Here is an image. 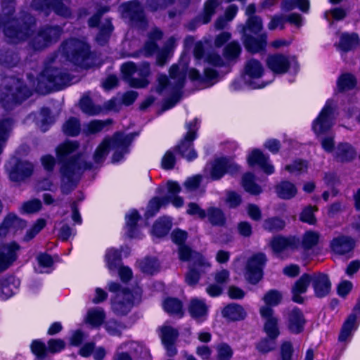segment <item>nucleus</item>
Returning a JSON list of instances; mask_svg holds the SVG:
<instances>
[{"instance_id": "obj_1", "label": "nucleus", "mask_w": 360, "mask_h": 360, "mask_svg": "<svg viewBox=\"0 0 360 360\" xmlns=\"http://www.w3.org/2000/svg\"><path fill=\"white\" fill-rule=\"evenodd\" d=\"M32 95V91L18 78L6 77L0 86V102L6 109L20 103Z\"/></svg>"}, {"instance_id": "obj_2", "label": "nucleus", "mask_w": 360, "mask_h": 360, "mask_svg": "<svg viewBox=\"0 0 360 360\" xmlns=\"http://www.w3.org/2000/svg\"><path fill=\"white\" fill-rule=\"evenodd\" d=\"M131 141L129 135L116 133L112 138H105L96 148L94 160L96 163L103 162L109 153L111 147L115 150L112 157V162H117L122 160L123 155L128 152L127 148Z\"/></svg>"}, {"instance_id": "obj_3", "label": "nucleus", "mask_w": 360, "mask_h": 360, "mask_svg": "<svg viewBox=\"0 0 360 360\" xmlns=\"http://www.w3.org/2000/svg\"><path fill=\"white\" fill-rule=\"evenodd\" d=\"M34 25L35 20L30 15H26L20 21L7 16L2 18L0 29L9 42L18 43L32 36Z\"/></svg>"}, {"instance_id": "obj_4", "label": "nucleus", "mask_w": 360, "mask_h": 360, "mask_svg": "<svg viewBox=\"0 0 360 360\" xmlns=\"http://www.w3.org/2000/svg\"><path fill=\"white\" fill-rule=\"evenodd\" d=\"M179 259L189 261V271L186 276V282L190 285H195L201 274L206 273L211 268V264L200 253L192 252L186 246H180L179 249Z\"/></svg>"}, {"instance_id": "obj_5", "label": "nucleus", "mask_w": 360, "mask_h": 360, "mask_svg": "<svg viewBox=\"0 0 360 360\" xmlns=\"http://www.w3.org/2000/svg\"><path fill=\"white\" fill-rule=\"evenodd\" d=\"M61 53L74 65L87 68L90 66L89 46L84 41L71 39L64 42L61 46Z\"/></svg>"}, {"instance_id": "obj_6", "label": "nucleus", "mask_w": 360, "mask_h": 360, "mask_svg": "<svg viewBox=\"0 0 360 360\" xmlns=\"http://www.w3.org/2000/svg\"><path fill=\"white\" fill-rule=\"evenodd\" d=\"M186 78V69L181 65H173L169 69V79L165 75L158 77V91L167 90L169 94L179 96Z\"/></svg>"}, {"instance_id": "obj_7", "label": "nucleus", "mask_w": 360, "mask_h": 360, "mask_svg": "<svg viewBox=\"0 0 360 360\" xmlns=\"http://www.w3.org/2000/svg\"><path fill=\"white\" fill-rule=\"evenodd\" d=\"M121 70L124 77L129 79V84L133 87L143 88L149 83L147 79L150 74L148 63H142L137 67L134 63L127 62L122 65Z\"/></svg>"}, {"instance_id": "obj_8", "label": "nucleus", "mask_w": 360, "mask_h": 360, "mask_svg": "<svg viewBox=\"0 0 360 360\" xmlns=\"http://www.w3.org/2000/svg\"><path fill=\"white\" fill-rule=\"evenodd\" d=\"M168 195L162 198H154L150 202L146 212V217H153L158 211L161 206L172 202L176 207H180L184 204L183 199L178 196L181 188L179 185L174 181H169L167 183Z\"/></svg>"}, {"instance_id": "obj_9", "label": "nucleus", "mask_w": 360, "mask_h": 360, "mask_svg": "<svg viewBox=\"0 0 360 360\" xmlns=\"http://www.w3.org/2000/svg\"><path fill=\"white\" fill-rule=\"evenodd\" d=\"M108 11L109 8L108 7L101 8L88 22L89 26L91 27L98 26L99 31L96 39L97 42L101 45L105 44L108 41L114 30V27L110 18H105L103 21H101V16Z\"/></svg>"}, {"instance_id": "obj_10", "label": "nucleus", "mask_w": 360, "mask_h": 360, "mask_svg": "<svg viewBox=\"0 0 360 360\" xmlns=\"http://www.w3.org/2000/svg\"><path fill=\"white\" fill-rule=\"evenodd\" d=\"M335 120L334 105L331 101H328L318 117L314 121L312 129L317 135L324 134L332 127Z\"/></svg>"}, {"instance_id": "obj_11", "label": "nucleus", "mask_w": 360, "mask_h": 360, "mask_svg": "<svg viewBox=\"0 0 360 360\" xmlns=\"http://www.w3.org/2000/svg\"><path fill=\"white\" fill-rule=\"evenodd\" d=\"M47 81L48 88L60 89L63 86L70 84L72 78L70 75L56 68H46L41 74L40 82Z\"/></svg>"}, {"instance_id": "obj_12", "label": "nucleus", "mask_w": 360, "mask_h": 360, "mask_svg": "<svg viewBox=\"0 0 360 360\" xmlns=\"http://www.w3.org/2000/svg\"><path fill=\"white\" fill-rule=\"evenodd\" d=\"M266 257L264 253L253 255L247 262L245 277L252 284H256L262 277L263 268L266 264Z\"/></svg>"}, {"instance_id": "obj_13", "label": "nucleus", "mask_w": 360, "mask_h": 360, "mask_svg": "<svg viewBox=\"0 0 360 360\" xmlns=\"http://www.w3.org/2000/svg\"><path fill=\"white\" fill-rule=\"evenodd\" d=\"M141 298L139 290H136L134 295L131 292H122L115 295L112 301V309L117 315H125L131 309L135 302Z\"/></svg>"}, {"instance_id": "obj_14", "label": "nucleus", "mask_w": 360, "mask_h": 360, "mask_svg": "<svg viewBox=\"0 0 360 360\" xmlns=\"http://www.w3.org/2000/svg\"><path fill=\"white\" fill-rule=\"evenodd\" d=\"M62 33L59 26H47L41 29L31 40L34 49L40 50L56 41Z\"/></svg>"}, {"instance_id": "obj_15", "label": "nucleus", "mask_w": 360, "mask_h": 360, "mask_svg": "<svg viewBox=\"0 0 360 360\" xmlns=\"http://www.w3.org/2000/svg\"><path fill=\"white\" fill-rule=\"evenodd\" d=\"M122 18L127 20L131 25L143 26L146 24L143 11L136 1H129L120 6Z\"/></svg>"}, {"instance_id": "obj_16", "label": "nucleus", "mask_w": 360, "mask_h": 360, "mask_svg": "<svg viewBox=\"0 0 360 360\" xmlns=\"http://www.w3.org/2000/svg\"><path fill=\"white\" fill-rule=\"evenodd\" d=\"M6 168L11 181L19 182L30 177L33 172V165L27 161L18 160L15 158L8 162Z\"/></svg>"}, {"instance_id": "obj_17", "label": "nucleus", "mask_w": 360, "mask_h": 360, "mask_svg": "<svg viewBox=\"0 0 360 360\" xmlns=\"http://www.w3.org/2000/svg\"><path fill=\"white\" fill-rule=\"evenodd\" d=\"M197 122L198 120L195 119L192 122L187 124L188 131L184 140L177 146L179 152L188 161L193 160L197 157V153L192 148V142L195 139V125Z\"/></svg>"}, {"instance_id": "obj_18", "label": "nucleus", "mask_w": 360, "mask_h": 360, "mask_svg": "<svg viewBox=\"0 0 360 360\" xmlns=\"http://www.w3.org/2000/svg\"><path fill=\"white\" fill-rule=\"evenodd\" d=\"M32 7L37 11L44 12L46 15L50 10L65 18L69 17L71 13L70 9L61 2V0H33Z\"/></svg>"}, {"instance_id": "obj_19", "label": "nucleus", "mask_w": 360, "mask_h": 360, "mask_svg": "<svg viewBox=\"0 0 360 360\" xmlns=\"http://www.w3.org/2000/svg\"><path fill=\"white\" fill-rule=\"evenodd\" d=\"M20 246L15 242L3 245L0 248V273L8 269L18 259Z\"/></svg>"}, {"instance_id": "obj_20", "label": "nucleus", "mask_w": 360, "mask_h": 360, "mask_svg": "<svg viewBox=\"0 0 360 360\" xmlns=\"http://www.w3.org/2000/svg\"><path fill=\"white\" fill-rule=\"evenodd\" d=\"M238 170V165L232 160L221 158L214 160L212 164L210 174L212 180L221 179L225 173L233 174Z\"/></svg>"}, {"instance_id": "obj_21", "label": "nucleus", "mask_w": 360, "mask_h": 360, "mask_svg": "<svg viewBox=\"0 0 360 360\" xmlns=\"http://www.w3.org/2000/svg\"><path fill=\"white\" fill-rule=\"evenodd\" d=\"M262 317L265 320L264 330L269 338L276 339L279 335L278 319L274 315V310L268 306H264L259 310Z\"/></svg>"}, {"instance_id": "obj_22", "label": "nucleus", "mask_w": 360, "mask_h": 360, "mask_svg": "<svg viewBox=\"0 0 360 360\" xmlns=\"http://www.w3.org/2000/svg\"><path fill=\"white\" fill-rule=\"evenodd\" d=\"M298 245L299 240L294 236H276L271 242V248L278 256H281L283 252L295 250Z\"/></svg>"}, {"instance_id": "obj_23", "label": "nucleus", "mask_w": 360, "mask_h": 360, "mask_svg": "<svg viewBox=\"0 0 360 360\" xmlns=\"http://www.w3.org/2000/svg\"><path fill=\"white\" fill-rule=\"evenodd\" d=\"M79 144L77 141H67L57 148V155L59 161L62 163L75 162L76 166L82 167L79 159L73 158L71 155L78 148Z\"/></svg>"}, {"instance_id": "obj_24", "label": "nucleus", "mask_w": 360, "mask_h": 360, "mask_svg": "<svg viewBox=\"0 0 360 360\" xmlns=\"http://www.w3.org/2000/svg\"><path fill=\"white\" fill-rule=\"evenodd\" d=\"M82 169V167L76 166L75 162L73 163H64L61 167V172L63 176V181L66 179L67 181L70 185H66V184H63L62 186V192L65 194H68L70 191H72L75 184L74 183V179H76L79 174H80V170Z\"/></svg>"}, {"instance_id": "obj_25", "label": "nucleus", "mask_w": 360, "mask_h": 360, "mask_svg": "<svg viewBox=\"0 0 360 360\" xmlns=\"http://www.w3.org/2000/svg\"><path fill=\"white\" fill-rule=\"evenodd\" d=\"M311 283L316 297H323L329 294L331 283L327 275L322 273H314L311 274Z\"/></svg>"}, {"instance_id": "obj_26", "label": "nucleus", "mask_w": 360, "mask_h": 360, "mask_svg": "<svg viewBox=\"0 0 360 360\" xmlns=\"http://www.w3.org/2000/svg\"><path fill=\"white\" fill-rule=\"evenodd\" d=\"M26 223L13 214H8L0 225V238L5 237L8 233H15L18 230L25 228Z\"/></svg>"}, {"instance_id": "obj_27", "label": "nucleus", "mask_w": 360, "mask_h": 360, "mask_svg": "<svg viewBox=\"0 0 360 360\" xmlns=\"http://www.w3.org/2000/svg\"><path fill=\"white\" fill-rule=\"evenodd\" d=\"M354 245V240L352 238L343 235L333 238L330 243L332 251L340 255L349 253L353 250Z\"/></svg>"}, {"instance_id": "obj_28", "label": "nucleus", "mask_w": 360, "mask_h": 360, "mask_svg": "<svg viewBox=\"0 0 360 360\" xmlns=\"http://www.w3.org/2000/svg\"><path fill=\"white\" fill-rule=\"evenodd\" d=\"M288 328L294 334H299L303 330L306 323L304 316L300 309L294 307L288 310L287 314Z\"/></svg>"}, {"instance_id": "obj_29", "label": "nucleus", "mask_w": 360, "mask_h": 360, "mask_svg": "<svg viewBox=\"0 0 360 360\" xmlns=\"http://www.w3.org/2000/svg\"><path fill=\"white\" fill-rule=\"evenodd\" d=\"M249 165H257L266 174H271L274 172V167L271 164L268 156L258 149H255L248 157Z\"/></svg>"}, {"instance_id": "obj_30", "label": "nucleus", "mask_w": 360, "mask_h": 360, "mask_svg": "<svg viewBox=\"0 0 360 360\" xmlns=\"http://www.w3.org/2000/svg\"><path fill=\"white\" fill-rule=\"evenodd\" d=\"M266 65L274 73L283 74L288 70L290 61L284 55L275 54L268 57Z\"/></svg>"}, {"instance_id": "obj_31", "label": "nucleus", "mask_w": 360, "mask_h": 360, "mask_svg": "<svg viewBox=\"0 0 360 360\" xmlns=\"http://www.w3.org/2000/svg\"><path fill=\"white\" fill-rule=\"evenodd\" d=\"M311 282V275L304 274L295 283L292 288V300L297 303H302L304 298L300 295L307 292L309 283Z\"/></svg>"}, {"instance_id": "obj_32", "label": "nucleus", "mask_w": 360, "mask_h": 360, "mask_svg": "<svg viewBox=\"0 0 360 360\" xmlns=\"http://www.w3.org/2000/svg\"><path fill=\"white\" fill-rule=\"evenodd\" d=\"M20 281L13 276H9L0 281V299L6 300L17 290Z\"/></svg>"}, {"instance_id": "obj_33", "label": "nucleus", "mask_w": 360, "mask_h": 360, "mask_svg": "<svg viewBox=\"0 0 360 360\" xmlns=\"http://www.w3.org/2000/svg\"><path fill=\"white\" fill-rule=\"evenodd\" d=\"M244 45L245 49L252 52L257 53L265 49L266 45V34H262L257 38L250 37L248 35L244 36Z\"/></svg>"}, {"instance_id": "obj_34", "label": "nucleus", "mask_w": 360, "mask_h": 360, "mask_svg": "<svg viewBox=\"0 0 360 360\" xmlns=\"http://www.w3.org/2000/svg\"><path fill=\"white\" fill-rule=\"evenodd\" d=\"M208 307L202 300L194 298L191 300L188 307L191 316L198 321L205 319L207 314Z\"/></svg>"}, {"instance_id": "obj_35", "label": "nucleus", "mask_w": 360, "mask_h": 360, "mask_svg": "<svg viewBox=\"0 0 360 360\" xmlns=\"http://www.w3.org/2000/svg\"><path fill=\"white\" fill-rule=\"evenodd\" d=\"M224 317L231 321H240L246 316L243 307L237 304H231L224 308L221 311Z\"/></svg>"}, {"instance_id": "obj_36", "label": "nucleus", "mask_w": 360, "mask_h": 360, "mask_svg": "<svg viewBox=\"0 0 360 360\" xmlns=\"http://www.w3.org/2000/svg\"><path fill=\"white\" fill-rule=\"evenodd\" d=\"M162 33L160 30L157 28L153 29L150 32L148 39L141 50V53L147 57L152 56L158 48L156 41L160 40L162 38Z\"/></svg>"}, {"instance_id": "obj_37", "label": "nucleus", "mask_w": 360, "mask_h": 360, "mask_svg": "<svg viewBox=\"0 0 360 360\" xmlns=\"http://www.w3.org/2000/svg\"><path fill=\"white\" fill-rule=\"evenodd\" d=\"M118 349H126L134 356L146 357L149 355V352L142 344L138 342H129L121 344Z\"/></svg>"}, {"instance_id": "obj_38", "label": "nucleus", "mask_w": 360, "mask_h": 360, "mask_svg": "<svg viewBox=\"0 0 360 360\" xmlns=\"http://www.w3.org/2000/svg\"><path fill=\"white\" fill-rule=\"evenodd\" d=\"M20 61L18 54L8 49H0V65L11 68L16 66Z\"/></svg>"}, {"instance_id": "obj_39", "label": "nucleus", "mask_w": 360, "mask_h": 360, "mask_svg": "<svg viewBox=\"0 0 360 360\" xmlns=\"http://www.w3.org/2000/svg\"><path fill=\"white\" fill-rule=\"evenodd\" d=\"M276 191L279 198L288 200L295 196L297 189L292 182L283 181L276 186Z\"/></svg>"}, {"instance_id": "obj_40", "label": "nucleus", "mask_w": 360, "mask_h": 360, "mask_svg": "<svg viewBox=\"0 0 360 360\" xmlns=\"http://www.w3.org/2000/svg\"><path fill=\"white\" fill-rule=\"evenodd\" d=\"M359 44V39L356 34L342 33L340 37L338 47L346 52L356 48Z\"/></svg>"}, {"instance_id": "obj_41", "label": "nucleus", "mask_w": 360, "mask_h": 360, "mask_svg": "<svg viewBox=\"0 0 360 360\" xmlns=\"http://www.w3.org/2000/svg\"><path fill=\"white\" fill-rule=\"evenodd\" d=\"M335 158L340 162H347L353 160L356 156L354 148L348 143L340 144L335 151Z\"/></svg>"}, {"instance_id": "obj_42", "label": "nucleus", "mask_w": 360, "mask_h": 360, "mask_svg": "<svg viewBox=\"0 0 360 360\" xmlns=\"http://www.w3.org/2000/svg\"><path fill=\"white\" fill-rule=\"evenodd\" d=\"M356 316L352 314L344 323L339 335L340 342H345L350 338L352 332L356 328Z\"/></svg>"}, {"instance_id": "obj_43", "label": "nucleus", "mask_w": 360, "mask_h": 360, "mask_svg": "<svg viewBox=\"0 0 360 360\" xmlns=\"http://www.w3.org/2000/svg\"><path fill=\"white\" fill-rule=\"evenodd\" d=\"M172 227V221L169 217H162L156 221L152 229L153 235L161 238L167 235Z\"/></svg>"}, {"instance_id": "obj_44", "label": "nucleus", "mask_w": 360, "mask_h": 360, "mask_svg": "<svg viewBox=\"0 0 360 360\" xmlns=\"http://www.w3.org/2000/svg\"><path fill=\"white\" fill-rule=\"evenodd\" d=\"M105 314L101 308H93L88 311L86 321L93 327H99L103 323Z\"/></svg>"}, {"instance_id": "obj_45", "label": "nucleus", "mask_w": 360, "mask_h": 360, "mask_svg": "<svg viewBox=\"0 0 360 360\" xmlns=\"http://www.w3.org/2000/svg\"><path fill=\"white\" fill-rule=\"evenodd\" d=\"M245 72L251 78H259L264 73V68L259 60L250 59L246 63Z\"/></svg>"}, {"instance_id": "obj_46", "label": "nucleus", "mask_w": 360, "mask_h": 360, "mask_svg": "<svg viewBox=\"0 0 360 360\" xmlns=\"http://www.w3.org/2000/svg\"><path fill=\"white\" fill-rule=\"evenodd\" d=\"M139 219V215L136 210H131L126 214V228L127 234L129 238L138 237L136 233V223Z\"/></svg>"}, {"instance_id": "obj_47", "label": "nucleus", "mask_w": 360, "mask_h": 360, "mask_svg": "<svg viewBox=\"0 0 360 360\" xmlns=\"http://www.w3.org/2000/svg\"><path fill=\"white\" fill-rule=\"evenodd\" d=\"M320 233L318 231L309 230L302 237L301 245L304 250H310L315 247L319 241Z\"/></svg>"}, {"instance_id": "obj_48", "label": "nucleus", "mask_w": 360, "mask_h": 360, "mask_svg": "<svg viewBox=\"0 0 360 360\" xmlns=\"http://www.w3.org/2000/svg\"><path fill=\"white\" fill-rule=\"evenodd\" d=\"M164 309L169 314L179 316H183L182 304L176 298H167L163 302Z\"/></svg>"}, {"instance_id": "obj_49", "label": "nucleus", "mask_w": 360, "mask_h": 360, "mask_svg": "<svg viewBox=\"0 0 360 360\" xmlns=\"http://www.w3.org/2000/svg\"><path fill=\"white\" fill-rule=\"evenodd\" d=\"M221 0H207L205 3L204 11L201 16L202 22L206 24L209 22L215 13L216 8L221 5Z\"/></svg>"}, {"instance_id": "obj_50", "label": "nucleus", "mask_w": 360, "mask_h": 360, "mask_svg": "<svg viewBox=\"0 0 360 360\" xmlns=\"http://www.w3.org/2000/svg\"><path fill=\"white\" fill-rule=\"evenodd\" d=\"M206 216L208 217L209 221L214 226H222L226 221L224 212L217 207L207 209Z\"/></svg>"}, {"instance_id": "obj_51", "label": "nucleus", "mask_w": 360, "mask_h": 360, "mask_svg": "<svg viewBox=\"0 0 360 360\" xmlns=\"http://www.w3.org/2000/svg\"><path fill=\"white\" fill-rule=\"evenodd\" d=\"M282 8L285 11H291L299 8L302 12H307L309 8V0H284L281 4Z\"/></svg>"}, {"instance_id": "obj_52", "label": "nucleus", "mask_w": 360, "mask_h": 360, "mask_svg": "<svg viewBox=\"0 0 360 360\" xmlns=\"http://www.w3.org/2000/svg\"><path fill=\"white\" fill-rule=\"evenodd\" d=\"M105 262L110 271H115L120 267V255L117 250L108 249L105 257Z\"/></svg>"}, {"instance_id": "obj_53", "label": "nucleus", "mask_w": 360, "mask_h": 360, "mask_svg": "<svg viewBox=\"0 0 360 360\" xmlns=\"http://www.w3.org/2000/svg\"><path fill=\"white\" fill-rule=\"evenodd\" d=\"M255 176L251 173H247L243 176L242 185L244 189L252 194L257 195L261 193V188L254 182Z\"/></svg>"}, {"instance_id": "obj_54", "label": "nucleus", "mask_w": 360, "mask_h": 360, "mask_svg": "<svg viewBox=\"0 0 360 360\" xmlns=\"http://www.w3.org/2000/svg\"><path fill=\"white\" fill-rule=\"evenodd\" d=\"M13 121L10 118L0 120V154L3 150L4 144L8 139V134L12 129Z\"/></svg>"}, {"instance_id": "obj_55", "label": "nucleus", "mask_w": 360, "mask_h": 360, "mask_svg": "<svg viewBox=\"0 0 360 360\" xmlns=\"http://www.w3.org/2000/svg\"><path fill=\"white\" fill-rule=\"evenodd\" d=\"M79 121L75 117L68 119L63 126V132L71 136H75L80 132Z\"/></svg>"}, {"instance_id": "obj_56", "label": "nucleus", "mask_w": 360, "mask_h": 360, "mask_svg": "<svg viewBox=\"0 0 360 360\" xmlns=\"http://www.w3.org/2000/svg\"><path fill=\"white\" fill-rule=\"evenodd\" d=\"M217 360H231L233 355L231 347L225 342H221L216 346Z\"/></svg>"}, {"instance_id": "obj_57", "label": "nucleus", "mask_w": 360, "mask_h": 360, "mask_svg": "<svg viewBox=\"0 0 360 360\" xmlns=\"http://www.w3.org/2000/svg\"><path fill=\"white\" fill-rule=\"evenodd\" d=\"M338 88L340 91L349 90L356 85V79L351 74H343L338 80Z\"/></svg>"}, {"instance_id": "obj_58", "label": "nucleus", "mask_w": 360, "mask_h": 360, "mask_svg": "<svg viewBox=\"0 0 360 360\" xmlns=\"http://www.w3.org/2000/svg\"><path fill=\"white\" fill-rule=\"evenodd\" d=\"M141 271L148 274H153L159 269V263L156 258H146L139 263Z\"/></svg>"}, {"instance_id": "obj_59", "label": "nucleus", "mask_w": 360, "mask_h": 360, "mask_svg": "<svg viewBox=\"0 0 360 360\" xmlns=\"http://www.w3.org/2000/svg\"><path fill=\"white\" fill-rule=\"evenodd\" d=\"M80 108L82 112L90 115H97L101 110L100 107L94 105L88 96L82 98L80 101Z\"/></svg>"}, {"instance_id": "obj_60", "label": "nucleus", "mask_w": 360, "mask_h": 360, "mask_svg": "<svg viewBox=\"0 0 360 360\" xmlns=\"http://www.w3.org/2000/svg\"><path fill=\"white\" fill-rule=\"evenodd\" d=\"M160 331L162 343L174 342L178 336V331L169 326H162Z\"/></svg>"}, {"instance_id": "obj_61", "label": "nucleus", "mask_w": 360, "mask_h": 360, "mask_svg": "<svg viewBox=\"0 0 360 360\" xmlns=\"http://www.w3.org/2000/svg\"><path fill=\"white\" fill-rule=\"evenodd\" d=\"M241 52L239 44L236 41H231L224 49V55L228 60H233L238 58Z\"/></svg>"}, {"instance_id": "obj_62", "label": "nucleus", "mask_w": 360, "mask_h": 360, "mask_svg": "<svg viewBox=\"0 0 360 360\" xmlns=\"http://www.w3.org/2000/svg\"><path fill=\"white\" fill-rule=\"evenodd\" d=\"M285 221L279 218H270L264 221L263 227L269 231H278L285 227Z\"/></svg>"}, {"instance_id": "obj_63", "label": "nucleus", "mask_w": 360, "mask_h": 360, "mask_svg": "<svg viewBox=\"0 0 360 360\" xmlns=\"http://www.w3.org/2000/svg\"><path fill=\"white\" fill-rule=\"evenodd\" d=\"M317 210L316 207L307 206L306 207L300 215V219L305 223L314 225L316 222V219L314 216V212Z\"/></svg>"}, {"instance_id": "obj_64", "label": "nucleus", "mask_w": 360, "mask_h": 360, "mask_svg": "<svg viewBox=\"0 0 360 360\" xmlns=\"http://www.w3.org/2000/svg\"><path fill=\"white\" fill-rule=\"evenodd\" d=\"M285 169L290 173L297 175L307 171V164L306 162L300 160H295L292 164L286 165Z\"/></svg>"}]
</instances>
